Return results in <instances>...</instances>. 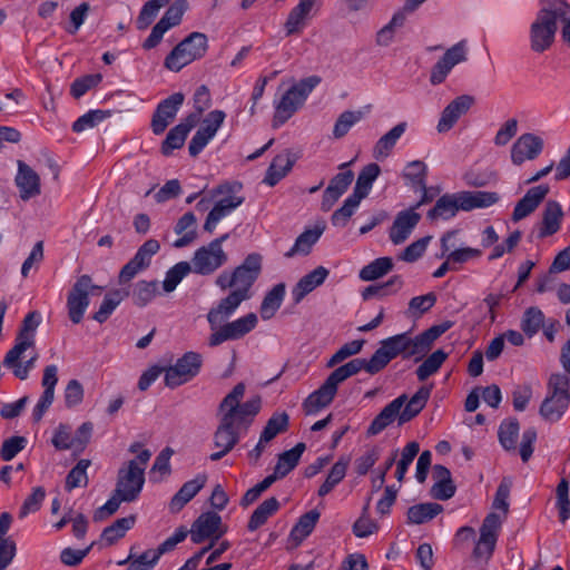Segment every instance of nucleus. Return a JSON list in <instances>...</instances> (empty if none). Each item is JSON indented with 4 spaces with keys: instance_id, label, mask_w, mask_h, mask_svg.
Masks as SVG:
<instances>
[{
    "instance_id": "obj_1",
    "label": "nucleus",
    "mask_w": 570,
    "mask_h": 570,
    "mask_svg": "<svg viewBox=\"0 0 570 570\" xmlns=\"http://www.w3.org/2000/svg\"><path fill=\"white\" fill-rule=\"evenodd\" d=\"M245 394V384L238 383L219 404V424L213 435L216 452L209 459L218 461L227 455L239 442L242 433L250 426L258 414L262 400L258 395L240 403Z\"/></svg>"
},
{
    "instance_id": "obj_2",
    "label": "nucleus",
    "mask_w": 570,
    "mask_h": 570,
    "mask_svg": "<svg viewBox=\"0 0 570 570\" xmlns=\"http://www.w3.org/2000/svg\"><path fill=\"white\" fill-rule=\"evenodd\" d=\"M245 301L240 295L230 291L226 297L222 298L215 307L208 311L207 322L213 331L208 338L209 346L215 347L226 341L239 340L256 327L257 316L255 313H248L222 325L223 322L234 315L239 305Z\"/></svg>"
},
{
    "instance_id": "obj_3",
    "label": "nucleus",
    "mask_w": 570,
    "mask_h": 570,
    "mask_svg": "<svg viewBox=\"0 0 570 570\" xmlns=\"http://www.w3.org/2000/svg\"><path fill=\"white\" fill-rule=\"evenodd\" d=\"M431 390V386H421L410 400L406 394H401L394 399L373 419L366 431L367 436L380 434L396 419L399 425L413 420L425 407Z\"/></svg>"
},
{
    "instance_id": "obj_4",
    "label": "nucleus",
    "mask_w": 570,
    "mask_h": 570,
    "mask_svg": "<svg viewBox=\"0 0 570 570\" xmlns=\"http://www.w3.org/2000/svg\"><path fill=\"white\" fill-rule=\"evenodd\" d=\"M425 355L417 335L412 337L409 333H402L381 341V346L372 355V367H376L381 372L397 356L414 358L415 362H419Z\"/></svg>"
},
{
    "instance_id": "obj_5",
    "label": "nucleus",
    "mask_w": 570,
    "mask_h": 570,
    "mask_svg": "<svg viewBox=\"0 0 570 570\" xmlns=\"http://www.w3.org/2000/svg\"><path fill=\"white\" fill-rule=\"evenodd\" d=\"M261 272L262 256L257 253H252L230 274L227 272L219 274L215 284L222 291L230 288V291L248 301L252 297L250 289Z\"/></svg>"
},
{
    "instance_id": "obj_6",
    "label": "nucleus",
    "mask_w": 570,
    "mask_h": 570,
    "mask_svg": "<svg viewBox=\"0 0 570 570\" xmlns=\"http://www.w3.org/2000/svg\"><path fill=\"white\" fill-rule=\"evenodd\" d=\"M542 7L530 26V48L542 53L554 42L559 21L560 0H541Z\"/></svg>"
},
{
    "instance_id": "obj_7",
    "label": "nucleus",
    "mask_w": 570,
    "mask_h": 570,
    "mask_svg": "<svg viewBox=\"0 0 570 570\" xmlns=\"http://www.w3.org/2000/svg\"><path fill=\"white\" fill-rule=\"evenodd\" d=\"M151 458V452L144 449L139 454L126 462L117 473V482L114 491L120 494L125 502H134L138 499L145 484V470Z\"/></svg>"
},
{
    "instance_id": "obj_8",
    "label": "nucleus",
    "mask_w": 570,
    "mask_h": 570,
    "mask_svg": "<svg viewBox=\"0 0 570 570\" xmlns=\"http://www.w3.org/2000/svg\"><path fill=\"white\" fill-rule=\"evenodd\" d=\"M570 404V377L563 373H553L547 383V395L540 407V416L549 422H558Z\"/></svg>"
},
{
    "instance_id": "obj_9",
    "label": "nucleus",
    "mask_w": 570,
    "mask_h": 570,
    "mask_svg": "<svg viewBox=\"0 0 570 570\" xmlns=\"http://www.w3.org/2000/svg\"><path fill=\"white\" fill-rule=\"evenodd\" d=\"M320 82L321 78L318 76H309L293 85L275 102L273 127L278 128L283 126L304 105L309 94Z\"/></svg>"
},
{
    "instance_id": "obj_10",
    "label": "nucleus",
    "mask_w": 570,
    "mask_h": 570,
    "mask_svg": "<svg viewBox=\"0 0 570 570\" xmlns=\"http://www.w3.org/2000/svg\"><path fill=\"white\" fill-rule=\"evenodd\" d=\"M207 49V36L197 31L191 32L169 52L164 65L167 69L177 72L193 61L203 58Z\"/></svg>"
},
{
    "instance_id": "obj_11",
    "label": "nucleus",
    "mask_w": 570,
    "mask_h": 570,
    "mask_svg": "<svg viewBox=\"0 0 570 570\" xmlns=\"http://www.w3.org/2000/svg\"><path fill=\"white\" fill-rule=\"evenodd\" d=\"M202 366V354L193 351L186 352L175 364L165 367V385L175 389L188 383L199 374Z\"/></svg>"
},
{
    "instance_id": "obj_12",
    "label": "nucleus",
    "mask_w": 570,
    "mask_h": 570,
    "mask_svg": "<svg viewBox=\"0 0 570 570\" xmlns=\"http://www.w3.org/2000/svg\"><path fill=\"white\" fill-rule=\"evenodd\" d=\"M96 289L101 291L102 287L95 285L91 276L87 274L79 276L72 285L67 297V307L69 318L73 324H79L82 321L90 303L89 294Z\"/></svg>"
},
{
    "instance_id": "obj_13",
    "label": "nucleus",
    "mask_w": 570,
    "mask_h": 570,
    "mask_svg": "<svg viewBox=\"0 0 570 570\" xmlns=\"http://www.w3.org/2000/svg\"><path fill=\"white\" fill-rule=\"evenodd\" d=\"M188 9L186 0H176L165 12L161 19L153 27L150 35L144 41L142 48L150 50L159 45L164 33L181 22L185 11Z\"/></svg>"
},
{
    "instance_id": "obj_14",
    "label": "nucleus",
    "mask_w": 570,
    "mask_h": 570,
    "mask_svg": "<svg viewBox=\"0 0 570 570\" xmlns=\"http://www.w3.org/2000/svg\"><path fill=\"white\" fill-rule=\"evenodd\" d=\"M228 256L225 250H219L212 245L199 247L190 261L191 271L198 275H210L225 265Z\"/></svg>"
},
{
    "instance_id": "obj_15",
    "label": "nucleus",
    "mask_w": 570,
    "mask_h": 570,
    "mask_svg": "<svg viewBox=\"0 0 570 570\" xmlns=\"http://www.w3.org/2000/svg\"><path fill=\"white\" fill-rule=\"evenodd\" d=\"M225 529L222 527V518L213 511L202 513L191 524L189 531L190 539L194 543L199 544L205 540H218L224 533Z\"/></svg>"
},
{
    "instance_id": "obj_16",
    "label": "nucleus",
    "mask_w": 570,
    "mask_h": 570,
    "mask_svg": "<svg viewBox=\"0 0 570 570\" xmlns=\"http://www.w3.org/2000/svg\"><path fill=\"white\" fill-rule=\"evenodd\" d=\"M322 6V0H299L298 3L292 8L284 22V31L286 37L298 36L306 28L309 19H312L313 9L318 10Z\"/></svg>"
},
{
    "instance_id": "obj_17",
    "label": "nucleus",
    "mask_w": 570,
    "mask_h": 570,
    "mask_svg": "<svg viewBox=\"0 0 570 570\" xmlns=\"http://www.w3.org/2000/svg\"><path fill=\"white\" fill-rule=\"evenodd\" d=\"M184 100V94L175 92L158 104L151 119V129L155 135L163 134L174 121Z\"/></svg>"
},
{
    "instance_id": "obj_18",
    "label": "nucleus",
    "mask_w": 570,
    "mask_h": 570,
    "mask_svg": "<svg viewBox=\"0 0 570 570\" xmlns=\"http://www.w3.org/2000/svg\"><path fill=\"white\" fill-rule=\"evenodd\" d=\"M542 150V138L530 132L523 134L512 145L511 161L521 166L525 160H534Z\"/></svg>"
},
{
    "instance_id": "obj_19",
    "label": "nucleus",
    "mask_w": 570,
    "mask_h": 570,
    "mask_svg": "<svg viewBox=\"0 0 570 570\" xmlns=\"http://www.w3.org/2000/svg\"><path fill=\"white\" fill-rule=\"evenodd\" d=\"M58 383V367L55 364L48 365L43 370L41 384L43 392L33 407L32 419L35 422L41 421L47 410L51 406L55 400V387Z\"/></svg>"
},
{
    "instance_id": "obj_20",
    "label": "nucleus",
    "mask_w": 570,
    "mask_h": 570,
    "mask_svg": "<svg viewBox=\"0 0 570 570\" xmlns=\"http://www.w3.org/2000/svg\"><path fill=\"white\" fill-rule=\"evenodd\" d=\"M474 104L470 95H461L452 100L442 111L436 129L440 134L453 128L461 116L465 115Z\"/></svg>"
},
{
    "instance_id": "obj_21",
    "label": "nucleus",
    "mask_w": 570,
    "mask_h": 570,
    "mask_svg": "<svg viewBox=\"0 0 570 570\" xmlns=\"http://www.w3.org/2000/svg\"><path fill=\"white\" fill-rule=\"evenodd\" d=\"M226 196L218 199L214 207L207 215L205 224L203 226L204 230L213 234L216 229L218 223L227 217L234 209L240 206L244 202V198L240 196H236L233 193H225Z\"/></svg>"
},
{
    "instance_id": "obj_22",
    "label": "nucleus",
    "mask_w": 570,
    "mask_h": 570,
    "mask_svg": "<svg viewBox=\"0 0 570 570\" xmlns=\"http://www.w3.org/2000/svg\"><path fill=\"white\" fill-rule=\"evenodd\" d=\"M456 230H449L442 236L440 257L448 255L452 265L458 266L459 269L460 266L466 262L481 257L482 250L473 247L453 248L454 245L451 244V239L456 235Z\"/></svg>"
},
{
    "instance_id": "obj_23",
    "label": "nucleus",
    "mask_w": 570,
    "mask_h": 570,
    "mask_svg": "<svg viewBox=\"0 0 570 570\" xmlns=\"http://www.w3.org/2000/svg\"><path fill=\"white\" fill-rule=\"evenodd\" d=\"M14 181L22 200L33 198L41 193L39 175L22 160H18V173Z\"/></svg>"
},
{
    "instance_id": "obj_24",
    "label": "nucleus",
    "mask_w": 570,
    "mask_h": 570,
    "mask_svg": "<svg viewBox=\"0 0 570 570\" xmlns=\"http://www.w3.org/2000/svg\"><path fill=\"white\" fill-rule=\"evenodd\" d=\"M372 357L370 360L366 358H353L344 365L335 368L325 380L330 383L331 386L335 387L337 391V386L340 383L350 379L351 376L357 374L360 371L364 370L371 375L379 373V368L372 367Z\"/></svg>"
},
{
    "instance_id": "obj_25",
    "label": "nucleus",
    "mask_w": 570,
    "mask_h": 570,
    "mask_svg": "<svg viewBox=\"0 0 570 570\" xmlns=\"http://www.w3.org/2000/svg\"><path fill=\"white\" fill-rule=\"evenodd\" d=\"M549 191L550 187L547 184L531 187L517 203L512 213V220L519 222L533 213L549 194Z\"/></svg>"
},
{
    "instance_id": "obj_26",
    "label": "nucleus",
    "mask_w": 570,
    "mask_h": 570,
    "mask_svg": "<svg viewBox=\"0 0 570 570\" xmlns=\"http://www.w3.org/2000/svg\"><path fill=\"white\" fill-rule=\"evenodd\" d=\"M198 124V115L189 114L180 124L173 127L161 144V153L168 156L184 146L187 135Z\"/></svg>"
},
{
    "instance_id": "obj_27",
    "label": "nucleus",
    "mask_w": 570,
    "mask_h": 570,
    "mask_svg": "<svg viewBox=\"0 0 570 570\" xmlns=\"http://www.w3.org/2000/svg\"><path fill=\"white\" fill-rule=\"evenodd\" d=\"M354 174L347 169L336 174L324 190L321 209L328 212L352 184Z\"/></svg>"
},
{
    "instance_id": "obj_28",
    "label": "nucleus",
    "mask_w": 570,
    "mask_h": 570,
    "mask_svg": "<svg viewBox=\"0 0 570 570\" xmlns=\"http://www.w3.org/2000/svg\"><path fill=\"white\" fill-rule=\"evenodd\" d=\"M421 216L414 208L400 212L390 229V239L393 244L404 243L420 222Z\"/></svg>"
},
{
    "instance_id": "obj_29",
    "label": "nucleus",
    "mask_w": 570,
    "mask_h": 570,
    "mask_svg": "<svg viewBox=\"0 0 570 570\" xmlns=\"http://www.w3.org/2000/svg\"><path fill=\"white\" fill-rule=\"evenodd\" d=\"M296 160L297 157L291 150L276 155L266 170L263 183L275 186L292 170Z\"/></svg>"
},
{
    "instance_id": "obj_30",
    "label": "nucleus",
    "mask_w": 570,
    "mask_h": 570,
    "mask_svg": "<svg viewBox=\"0 0 570 570\" xmlns=\"http://www.w3.org/2000/svg\"><path fill=\"white\" fill-rule=\"evenodd\" d=\"M40 324V314L36 311L28 313L21 324V327L17 334L13 353L14 356L21 350H28L35 346V333Z\"/></svg>"
},
{
    "instance_id": "obj_31",
    "label": "nucleus",
    "mask_w": 570,
    "mask_h": 570,
    "mask_svg": "<svg viewBox=\"0 0 570 570\" xmlns=\"http://www.w3.org/2000/svg\"><path fill=\"white\" fill-rule=\"evenodd\" d=\"M206 476L197 475L195 479L185 482L169 502V510L173 513L179 512L205 485Z\"/></svg>"
},
{
    "instance_id": "obj_32",
    "label": "nucleus",
    "mask_w": 570,
    "mask_h": 570,
    "mask_svg": "<svg viewBox=\"0 0 570 570\" xmlns=\"http://www.w3.org/2000/svg\"><path fill=\"white\" fill-rule=\"evenodd\" d=\"M327 276L328 271L323 266L303 276L292 291L294 302L299 303L308 293L323 284Z\"/></svg>"
},
{
    "instance_id": "obj_33",
    "label": "nucleus",
    "mask_w": 570,
    "mask_h": 570,
    "mask_svg": "<svg viewBox=\"0 0 570 570\" xmlns=\"http://www.w3.org/2000/svg\"><path fill=\"white\" fill-rule=\"evenodd\" d=\"M460 203L461 210L469 212L475 208H485L497 204L500 199V196L495 191H460Z\"/></svg>"
},
{
    "instance_id": "obj_34",
    "label": "nucleus",
    "mask_w": 570,
    "mask_h": 570,
    "mask_svg": "<svg viewBox=\"0 0 570 570\" xmlns=\"http://www.w3.org/2000/svg\"><path fill=\"white\" fill-rule=\"evenodd\" d=\"M407 124L402 121L391 128L386 134H384L373 147V157L376 160H383L387 158L395 147L397 140L405 132Z\"/></svg>"
},
{
    "instance_id": "obj_35",
    "label": "nucleus",
    "mask_w": 570,
    "mask_h": 570,
    "mask_svg": "<svg viewBox=\"0 0 570 570\" xmlns=\"http://www.w3.org/2000/svg\"><path fill=\"white\" fill-rule=\"evenodd\" d=\"M335 387L331 386L326 381L313 393H311L303 403L306 414H315L320 410L332 403L336 395Z\"/></svg>"
},
{
    "instance_id": "obj_36",
    "label": "nucleus",
    "mask_w": 570,
    "mask_h": 570,
    "mask_svg": "<svg viewBox=\"0 0 570 570\" xmlns=\"http://www.w3.org/2000/svg\"><path fill=\"white\" fill-rule=\"evenodd\" d=\"M26 351L27 350H21L16 356L13 355L12 357V347L7 352L3 358V366L11 370L12 374L21 381L28 379L30 371L35 368L36 362L38 360V354L33 353L26 362H21L22 354Z\"/></svg>"
},
{
    "instance_id": "obj_37",
    "label": "nucleus",
    "mask_w": 570,
    "mask_h": 570,
    "mask_svg": "<svg viewBox=\"0 0 570 570\" xmlns=\"http://www.w3.org/2000/svg\"><path fill=\"white\" fill-rule=\"evenodd\" d=\"M562 215L560 204L556 200H549L542 214V222L538 234L539 238H546L556 234L560 228Z\"/></svg>"
},
{
    "instance_id": "obj_38",
    "label": "nucleus",
    "mask_w": 570,
    "mask_h": 570,
    "mask_svg": "<svg viewBox=\"0 0 570 570\" xmlns=\"http://www.w3.org/2000/svg\"><path fill=\"white\" fill-rule=\"evenodd\" d=\"M460 196L456 194H445L441 196L433 208L428 212V218L431 220L438 219H450L456 215L459 210H461V206H459Z\"/></svg>"
},
{
    "instance_id": "obj_39",
    "label": "nucleus",
    "mask_w": 570,
    "mask_h": 570,
    "mask_svg": "<svg viewBox=\"0 0 570 570\" xmlns=\"http://www.w3.org/2000/svg\"><path fill=\"white\" fill-rule=\"evenodd\" d=\"M325 223H317L314 228L306 229L295 240L293 247L285 254V257L291 258L297 254H309L313 245L320 239L325 230Z\"/></svg>"
},
{
    "instance_id": "obj_40",
    "label": "nucleus",
    "mask_w": 570,
    "mask_h": 570,
    "mask_svg": "<svg viewBox=\"0 0 570 570\" xmlns=\"http://www.w3.org/2000/svg\"><path fill=\"white\" fill-rule=\"evenodd\" d=\"M381 173V168L377 164L371 163L362 168L358 173L353 195H355L358 199H364L370 194L372 189L373 183L379 177Z\"/></svg>"
},
{
    "instance_id": "obj_41",
    "label": "nucleus",
    "mask_w": 570,
    "mask_h": 570,
    "mask_svg": "<svg viewBox=\"0 0 570 570\" xmlns=\"http://www.w3.org/2000/svg\"><path fill=\"white\" fill-rule=\"evenodd\" d=\"M443 511L439 503L426 502L419 503L407 509L406 518L409 524H422L431 521Z\"/></svg>"
},
{
    "instance_id": "obj_42",
    "label": "nucleus",
    "mask_w": 570,
    "mask_h": 570,
    "mask_svg": "<svg viewBox=\"0 0 570 570\" xmlns=\"http://www.w3.org/2000/svg\"><path fill=\"white\" fill-rule=\"evenodd\" d=\"M285 296V284H276L266 293L259 307L263 320H271L281 307Z\"/></svg>"
},
{
    "instance_id": "obj_43",
    "label": "nucleus",
    "mask_w": 570,
    "mask_h": 570,
    "mask_svg": "<svg viewBox=\"0 0 570 570\" xmlns=\"http://www.w3.org/2000/svg\"><path fill=\"white\" fill-rule=\"evenodd\" d=\"M281 504L278 500L274 497L266 499L263 501L252 513L247 528L249 531H255L262 525H264L268 518L275 514Z\"/></svg>"
},
{
    "instance_id": "obj_44",
    "label": "nucleus",
    "mask_w": 570,
    "mask_h": 570,
    "mask_svg": "<svg viewBox=\"0 0 570 570\" xmlns=\"http://www.w3.org/2000/svg\"><path fill=\"white\" fill-rule=\"evenodd\" d=\"M129 295L128 289H115L107 293L104 297L99 309L94 314L92 318L98 323H104L112 314L116 307Z\"/></svg>"
},
{
    "instance_id": "obj_45",
    "label": "nucleus",
    "mask_w": 570,
    "mask_h": 570,
    "mask_svg": "<svg viewBox=\"0 0 570 570\" xmlns=\"http://www.w3.org/2000/svg\"><path fill=\"white\" fill-rule=\"evenodd\" d=\"M394 267L393 259L384 256L372 261L360 271V278L364 282H372L389 274Z\"/></svg>"
},
{
    "instance_id": "obj_46",
    "label": "nucleus",
    "mask_w": 570,
    "mask_h": 570,
    "mask_svg": "<svg viewBox=\"0 0 570 570\" xmlns=\"http://www.w3.org/2000/svg\"><path fill=\"white\" fill-rule=\"evenodd\" d=\"M350 458L342 456L331 468L324 483L320 487L317 494L320 497L327 495L346 475Z\"/></svg>"
},
{
    "instance_id": "obj_47",
    "label": "nucleus",
    "mask_w": 570,
    "mask_h": 570,
    "mask_svg": "<svg viewBox=\"0 0 570 570\" xmlns=\"http://www.w3.org/2000/svg\"><path fill=\"white\" fill-rule=\"evenodd\" d=\"M306 449L305 443L299 442L293 449L285 451L278 455L274 470L278 475L286 476L298 464L302 454Z\"/></svg>"
},
{
    "instance_id": "obj_48",
    "label": "nucleus",
    "mask_w": 570,
    "mask_h": 570,
    "mask_svg": "<svg viewBox=\"0 0 570 570\" xmlns=\"http://www.w3.org/2000/svg\"><path fill=\"white\" fill-rule=\"evenodd\" d=\"M320 517L321 514L317 510H311L304 513L291 531L292 539L301 543L312 533Z\"/></svg>"
},
{
    "instance_id": "obj_49",
    "label": "nucleus",
    "mask_w": 570,
    "mask_h": 570,
    "mask_svg": "<svg viewBox=\"0 0 570 570\" xmlns=\"http://www.w3.org/2000/svg\"><path fill=\"white\" fill-rule=\"evenodd\" d=\"M135 521V515L117 519L111 525L104 529L101 540L109 546L114 544L125 537L126 532L134 527Z\"/></svg>"
},
{
    "instance_id": "obj_50",
    "label": "nucleus",
    "mask_w": 570,
    "mask_h": 570,
    "mask_svg": "<svg viewBox=\"0 0 570 570\" xmlns=\"http://www.w3.org/2000/svg\"><path fill=\"white\" fill-rule=\"evenodd\" d=\"M448 358V353L443 350H436L434 351L430 356H428L423 363L416 368L415 373L417 376V380L420 382H424L428 380L431 375L435 374L444 361Z\"/></svg>"
},
{
    "instance_id": "obj_51",
    "label": "nucleus",
    "mask_w": 570,
    "mask_h": 570,
    "mask_svg": "<svg viewBox=\"0 0 570 570\" xmlns=\"http://www.w3.org/2000/svg\"><path fill=\"white\" fill-rule=\"evenodd\" d=\"M520 425L517 419L503 421L498 431L500 444L507 451H515Z\"/></svg>"
},
{
    "instance_id": "obj_52",
    "label": "nucleus",
    "mask_w": 570,
    "mask_h": 570,
    "mask_svg": "<svg viewBox=\"0 0 570 570\" xmlns=\"http://www.w3.org/2000/svg\"><path fill=\"white\" fill-rule=\"evenodd\" d=\"M544 314L539 307H529L521 320V330L528 336H534L544 325Z\"/></svg>"
},
{
    "instance_id": "obj_53",
    "label": "nucleus",
    "mask_w": 570,
    "mask_h": 570,
    "mask_svg": "<svg viewBox=\"0 0 570 570\" xmlns=\"http://www.w3.org/2000/svg\"><path fill=\"white\" fill-rule=\"evenodd\" d=\"M158 294L157 281H139L132 291L134 304L144 307L149 304Z\"/></svg>"
},
{
    "instance_id": "obj_54",
    "label": "nucleus",
    "mask_w": 570,
    "mask_h": 570,
    "mask_svg": "<svg viewBox=\"0 0 570 570\" xmlns=\"http://www.w3.org/2000/svg\"><path fill=\"white\" fill-rule=\"evenodd\" d=\"M91 462L87 459H81L78 463L69 471L66 478V490L71 491L79 487H87L88 484V475L87 469L90 466Z\"/></svg>"
},
{
    "instance_id": "obj_55",
    "label": "nucleus",
    "mask_w": 570,
    "mask_h": 570,
    "mask_svg": "<svg viewBox=\"0 0 570 570\" xmlns=\"http://www.w3.org/2000/svg\"><path fill=\"white\" fill-rule=\"evenodd\" d=\"M361 202L362 199H358L355 195L351 194L344 200L343 205L332 214V224L337 227L346 226Z\"/></svg>"
},
{
    "instance_id": "obj_56",
    "label": "nucleus",
    "mask_w": 570,
    "mask_h": 570,
    "mask_svg": "<svg viewBox=\"0 0 570 570\" xmlns=\"http://www.w3.org/2000/svg\"><path fill=\"white\" fill-rule=\"evenodd\" d=\"M288 421L289 416L286 412L274 413L261 433L263 441H272L277 434L285 432L288 428Z\"/></svg>"
},
{
    "instance_id": "obj_57",
    "label": "nucleus",
    "mask_w": 570,
    "mask_h": 570,
    "mask_svg": "<svg viewBox=\"0 0 570 570\" xmlns=\"http://www.w3.org/2000/svg\"><path fill=\"white\" fill-rule=\"evenodd\" d=\"M364 117V112L361 110L352 111L346 110L342 112L335 121L333 128V136L336 139L343 138L348 130Z\"/></svg>"
},
{
    "instance_id": "obj_58",
    "label": "nucleus",
    "mask_w": 570,
    "mask_h": 570,
    "mask_svg": "<svg viewBox=\"0 0 570 570\" xmlns=\"http://www.w3.org/2000/svg\"><path fill=\"white\" fill-rule=\"evenodd\" d=\"M193 272L191 266L188 262H179L173 267H170L166 277L163 282V288L166 293H170L176 289L177 285L183 281V278Z\"/></svg>"
},
{
    "instance_id": "obj_59",
    "label": "nucleus",
    "mask_w": 570,
    "mask_h": 570,
    "mask_svg": "<svg viewBox=\"0 0 570 570\" xmlns=\"http://www.w3.org/2000/svg\"><path fill=\"white\" fill-rule=\"evenodd\" d=\"M110 116V110H89L72 124V130L75 132H81L88 128H94Z\"/></svg>"
},
{
    "instance_id": "obj_60",
    "label": "nucleus",
    "mask_w": 570,
    "mask_h": 570,
    "mask_svg": "<svg viewBox=\"0 0 570 570\" xmlns=\"http://www.w3.org/2000/svg\"><path fill=\"white\" fill-rule=\"evenodd\" d=\"M169 0H149L147 1L140 10V13L136 20L137 28L139 30H145L147 27L151 24L159 10L166 6Z\"/></svg>"
},
{
    "instance_id": "obj_61",
    "label": "nucleus",
    "mask_w": 570,
    "mask_h": 570,
    "mask_svg": "<svg viewBox=\"0 0 570 570\" xmlns=\"http://www.w3.org/2000/svg\"><path fill=\"white\" fill-rule=\"evenodd\" d=\"M501 519L500 517L491 512L483 520L482 527L480 529V537L482 538V544H495L498 538V531L501 528Z\"/></svg>"
},
{
    "instance_id": "obj_62",
    "label": "nucleus",
    "mask_w": 570,
    "mask_h": 570,
    "mask_svg": "<svg viewBox=\"0 0 570 570\" xmlns=\"http://www.w3.org/2000/svg\"><path fill=\"white\" fill-rule=\"evenodd\" d=\"M365 344V340H355L342 345L327 361V367H334L346 358L358 354Z\"/></svg>"
},
{
    "instance_id": "obj_63",
    "label": "nucleus",
    "mask_w": 570,
    "mask_h": 570,
    "mask_svg": "<svg viewBox=\"0 0 570 570\" xmlns=\"http://www.w3.org/2000/svg\"><path fill=\"white\" fill-rule=\"evenodd\" d=\"M419 451L420 445L415 441L407 443L402 450L401 459L396 464L395 471V478L399 482L404 480L407 469L413 462L414 458L417 455Z\"/></svg>"
},
{
    "instance_id": "obj_64",
    "label": "nucleus",
    "mask_w": 570,
    "mask_h": 570,
    "mask_svg": "<svg viewBox=\"0 0 570 570\" xmlns=\"http://www.w3.org/2000/svg\"><path fill=\"white\" fill-rule=\"evenodd\" d=\"M159 249V242L157 239L149 238L137 249L132 258L147 269L151 264L153 256L156 255Z\"/></svg>"
}]
</instances>
